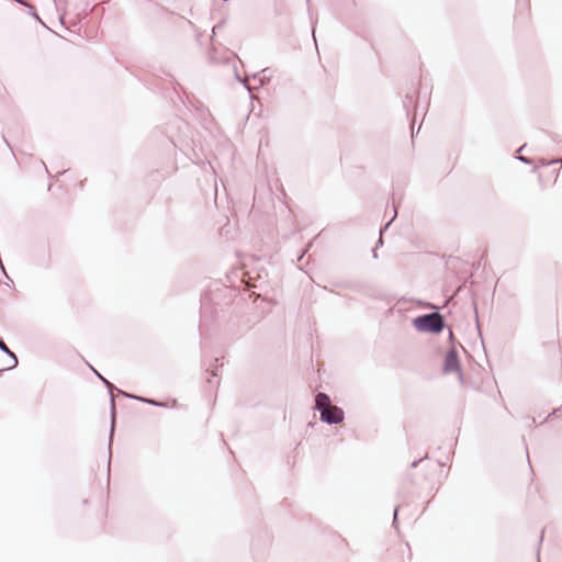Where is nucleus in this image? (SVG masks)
Segmentation results:
<instances>
[{
  "instance_id": "obj_10",
  "label": "nucleus",
  "mask_w": 562,
  "mask_h": 562,
  "mask_svg": "<svg viewBox=\"0 0 562 562\" xmlns=\"http://www.w3.org/2000/svg\"><path fill=\"white\" fill-rule=\"evenodd\" d=\"M559 412H562V405L560 407L553 409V412L551 414H549V416L546 418V420H548V418H550L551 416H553L554 414H557Z\"/></svg>"
},
{
  "instance_id": "obj_6",
  "label": "nucleus",
  "mask_w": 562,
  "mask_h": 562,
  "mask_svg": "<svg viewBox=\"0 0 562 562\" xmlns=\"http://www.w3.org/2000/svg\"><path fill=\"white\" fill-rule=\"evenodd\" d=\"M0 349L5 351V352H8V353H10L14 358V355L9 350V348L7 347V345L2 340H0Z\"/></svg>"
},
{
  "instance_id": "obj_16",
  "label": "nucleus",
  "mask_w": 562,
  "mask_h": 562,
  "mask_svg": "<svg viewBox=\"0 0 562 562\" xmlns=\"http://www.w3.org/2000/svg\"><path fill=\"white\" fill-rule=\"evenodd\" d=\"M525 147H526V145H522V146L518 149V151H519V153H520V151H522V150L525 149Z\"/></svg>"
},
{
  "instance_id": "obj_11",
  "label": "nucleus",
  "mask_w": 562,
  "mask_h": 562,
  "mask_svg": "<svg viewBox=\"0 0 562 562\" xmlns=\"http://www.w3.org/2000/svg\"><path fill=\"white\" fill-rule=\"evenodd\" d=\"M423 459H419V460H414L412 463H411V468H416L417 464L422 461Z\"/></svg>"
},
{
  "instance_id": "obj_14",
  "label": "nucleus",
  "mask_w": 562,
  "mask_h": 562,
  "mask_svg": "<svg viewBox=\"0 0 562 562\" xmlns=\"http://www.w3.org/2000/svg\"><path fill=\"white\" fill-rule=\"evenodd\" d=\"M552 164H558V162H561L562 164V158L561 159H553L551 160Z\"/></svg>"
},
{
  "instance_id": "obj_1",
  "label": "nucleus",
  "mask_w": 562,
  "mask_h": 562,
  "mask_svg": "<svg viewBox=\"0 0 562 562\" xmlns=\"http://www.w3.org/2000/svg\"><path fill=\"white\" fill-rule=\"evenodd\" d=\"M315 409L319 413V418L327 425H337L344 422L345 413L339 406L331 405L328 394L318 392L315 396Z\"/></svg>"
},
{
  "instance_id": "obj_4",
  "label": "nucleus",
  "mask_w": 562,
  "mask_h": 562,
  "mask_svg": "<svg viewBox=\"0 0 562 562\" xmlns=\"http://www.w3.org/2000/svg\"><path fill=\"white\" fill-rule=\"evenodd\" d=\"M143 403H146V404H149V405H154V406H166L165 403H161V402H157L155 400H150V398H146V397H143Z\"/></svg>"
},
{
  "instance_id": "obj_7",
  "label": "nucleus",
  "mask_w": 562,
  "mask_h": 562,
  "mask_svg": "<svg viewBox=\"0 0 562 562\" xmlns=\"http://www.w3.org/2000/svg\"><path fill=\"white\" fill-rule=\"evenodd\" d=\"M411 102H412V97L407 93L405 95V101L403 102L404 108H406L408 110V106H409Z\"/></svg>"
},
{
  "instance_id": "obj_15",
  "label": "nucleus",
  "mask_w": 562,
  "mask_h": 562,
  "mask_svg": "<svg viewBox=\"0 0 562 562\" xmlns=\"http://www.w3.org/2000/svg\"><path fill=\"white\" fill-rule=\"evenodd\" d=\"M243 82H244V85H245L246 89H247V90H250V88H249V86L246 83V81H245V80H243Z\"/></svg>"
},
{
  "instance_id": "obj_8",
  "label": "nucleus",
  "mask_w": 562,
  "mask_h": 562,
  "mask_svg": "<svg viewBox=\"0 0 562 562\" xmlns=\"http://www.w3.org/2000/svg\"><path fill=\"white\" fill-rule=\"evenodd\" d=\"M518 160L524 162V164H527V165L531 164V159H529V158H527L525 156H519Z\"/></svg>"
},
{
  "instance_id": "obj_9",
  "label": "nucleus",
  "mask_w": 562,
  "mask_h": 562,
  "mask_svg": "<svg viewBox=\"0 0 562 562\" xmlns=\"http://www.w3.org/2000/svg\"><path fill=\"white\" fill-rule=\"evenodd\" d=\"M397 514H398V507H396L394 509V515H393V525L396 526V522H397Z\"/></svg>"
},
{
  "instance_id": "obj_18",
  "label": "nucleus",
  "mask_w": 562,
  "mask_h": 562,
  "mask_svg": "<svg viewBox=\"0 0 562 562\" xmlns=\"http://www.w3.org/2000/svg\"><path fill=\"white\" fill-rule=\"evenodd\" d=\"M538 562H540V561L538 560Z\"/></svg>"
},
{
  "instance_id": "obj_17",
  "label": "nucleus",
  "mask_w": 562,
  "mask_h": 562,
  "mask_svg": "<svg viewBox=\"0 0 562 562\" xmlns=\"http://www.w3.org/2000/svg\"><path fill=\"white\" fill-rule=\"evenodd\" d=\"M373 257H374V258H376V257H378V255H376V250H375V249H373Z\"/></svg>"
},
{
  "instance_id": "obj_5",
  "label": "nucleus",
  "mask_w": 562,
  "mask_h": 562,
  "mask_svg": "<svg viewBox=\"0 0 562 562\" xmlns=\"http://www.w3.org/2000/svg\"><path fill=\"white\" fill-rule=\"evenodd\" d=\"M396 215H397V211H396V210H394V215H393V217H392V218H391V220H390V221L384 225V227H383V228H381V229H380V234H381V235H382L383 231L387 229V227L390 226V224L392 223V221L396 217Z\"/></svg>"
},
{
  "instance_id": "obj_13",
  "label": "nucleus",
  "mask_w": 562,
  "mask_h": 562,
  "mask_svg": "<svg viewBox=\"0 0 562 562\" xmlns=\"http://www.w3.org/2000/svg\"><path fill=\"white\" fill-rule=\"evenodd\" d=\"M417 111H418V110H417V108H416V109H415V113H414V120H413V123H414V122H415V120H416ZM413 128H414V125L412 126V130H413Z\"/></svg>"
},
{
  "instance_id": "obj_3",
  "label": "nucleus",
  "mask_w": 562,
  "mask_h": 562,
  "mask_svg": "<svg viewBox=\"0 0 562 562\" xmlns=\"http://www.w3.org/2000/svg\"><path fill=\"white\" fill-rule=\"evenodd\" d=\"M442 370L445 373L458 372L459 379L462 381L463 373L461 371V366L456 349L452 348L447 351Z\"/></svg>"
},
{
  "instance_id": "obj_2",
  "label": "nucleus",
  "mask_w": 562,
  "mask_h": 562,
  "mask_svg": "<svg viewBox=\"0 0 562 562\" xmlns=\"http://www.w3.org/2000/svg\"><path fill=\"white\" fill-rule=\"evenodd\" d=\"M413 326L420 333L439 334L445 328V319L439 312L423 314L413 319Z\"/></svg>"
},
{
  "instance_id": "obj_12",
  "label": "nucleus",
  "mask_w": 562,
  "mask_h": 562,
  "mask_svg": "<svg viewBox=\"0 0 562 562\" xmlns=\"http://www.w3.org/2000/svg\"><path fill=\"white\" fill-rule=\"evenodd\" d=\"M549 165H553V164L551 161H544V160L541 161V166H549Z\"/></svg>"
}]
</instances>
